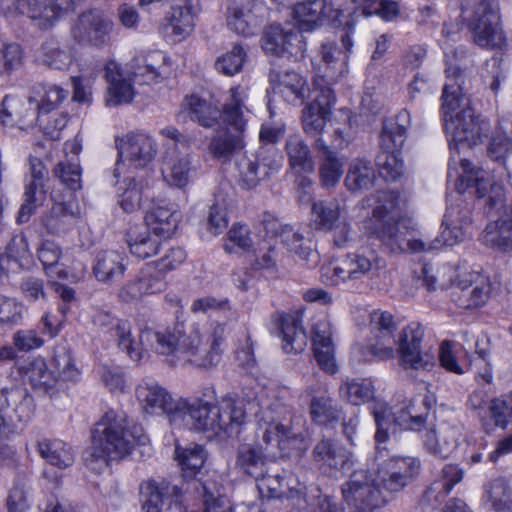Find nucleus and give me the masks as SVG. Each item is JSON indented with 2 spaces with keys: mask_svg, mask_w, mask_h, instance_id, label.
<instances>
[{
  "mask_svg": "<svg viewBox=\"0 0 512 512\" xmlns=\"http://www.w3.org/2000/svg\"><path fill=\"white\" fill-rule=\"evenodd\" d=\"M181 323L172 328L153 330L144 328L139 340L132 335L129 322L116 326L117 345L134 362H140L145 353L144 346L165 355L172 365L191 364L197 368L210 369L221 360L220 342L224 338L225 326L218 322L204 325L193 324L188 334L183 332Z\"/></svg>",
  "mask_w": 512,
  "mask_h": 512,
  "instance_id": "f257e3e1",
  "label": "nucleus"
},
{
  "mask_svg": "<svg viewBox=\"0 0 512 512\" xmlns=\"http://www.w3.org/2000/svg\"><path fill=\"white\" fill-rule=\"evenodd\" d=\"M257 417L255 444H241L236 457V466L255 480L264 475L268 462L300 456L305 449L304 435L297 429L300 418L290 405L280 399L261 404Z\"/></svg>",
  "mask_w": 512,
  "mask_h": 512,
  "instance_id": "f03ea898",
  "label": "nucleus"
},
{
  "mask_svg": "<svg viewBox=\"0 0 512 512\" xmlns=\"http://www.w3.org/2000/svg\"><path fill=\"white\" fill-rule=\"evenodd\" d=\"M145 440L140 425L130 422L122 411L109 410L95 425L91 446L84 453L85 465L101 473L110 461L122 459Z\"/></svg>",
  "mask_w": 512,
  "mask_h": 512,
  "instance_id": "7ed1b4c3",
  "label": "nucleus"
},
{
  "mask_svg": "<svg viewBox=\"0 0 512 512\" xmlns=\"http://www.w3.org/2000/svg\"><path fill=\"white\" fill-rule=\"evenodd\" d=\"M248 99L247 89L235 86L229 89L222 107V119L231 126L236 133L223 132L213 137L209 144L212 156L222 162L229 161L232 156L243 149V132L247 124L249 109L246 105Z\"/></svg>",
  "mask_w": 512,
  "mask_h": 512,
  "instance_id": "20e7f679",
  "label": "nucleus"
},
{
  "mask_svg": "<svg viewBox=\"0 0 512 512\" xmlns=\"http://www.w3.org/2000/svg\"><path fill=\"white\" fill-rule=\"evenodd\" d=\"M409 125L410 113L406 109L383 124L380 134L381 152L375 161L380 176L387 181H395L404 173V162L399 150L405 142Z\"/></svg>",
  "mask_w": 512,
  "mask_h": 512,
  "instance_id": "39448f33",
  "label": "nucleus"
},
{
  "mask_svg": "<svg viewBox=\"0 0 512 512\" xmlns=\"http://www.w3.org/2000/svg\"><path fill=\"white\" fill-rule=\"evenodd\" d=\"M462 18L474 42L481 48L501 49L506 37L500 25L499 7L492 0H475L462 8Z\"/></svg>",
  "mask_w": 512,
  "mask_h": 512,
  "instance_id": "423d86ee",
  "label": "nucleus"
},
{
  "mask_svg": "<svg viewBox=\"0 0 512 512\" xmlns=\"http://www.w3.org/2000/svg\"><path fill=\"white\" fill-rule=\"evenodd\" d=\"M371 339L388 343H397L399 363L404 369L430 370L436 364L435 356L428 350H424L422 342L425 331L418 322H411L399 333L395 340V331L374 330Z\"/></svg>",
  "mask_w": 512,
  "mask_h": 512,
  "instance_id": "0eeeda50",
  "label": "nucleus"
},
{
  "mask_svg": "<svg viewBox=\"0 0 512 512\" xmlns=\"http://www.w3.org/2000/svg\"><path fill=\"white\" fill-rule=\"evenodd\" d=\"M180 486L184 491L176 501L177 512H216L223 507L225 487L218 476L208 477L204 481L182 480Z\"/></svg>",
  "mask_w": 512,
  "mask_h": 512,
  "instance_id": "6e6552de",
  "label": "nucleus"
},
{
  "mask_svg": "<svg viewBox=\"0 0 512 512\" xmlns=\"http://www.w3.org/2000/svg\"><path fill=\"white\" fill-rule=\"evenodd\" d=\"M371 413L377 426L375 441L377 448L386 443L391 433L400 430L420 431L426 423V415L418 413L414 401L393 413L385 402L374 401Z\"/></svg>",
  "mask_w": 512,
  "mask_h": 512,
  "instance_id": "1a4fd4ad",
  "label": "nucleus"
},
{
  "mask_svg": "<svg viewBox=\"0 0 512 512\" xmlns=\"http://www.w3.org/2000/svg\"><path fill=\"white\" fill-rule=\"evenodd\" d=\"M341 491L344 501L357 512H373L388 501L376 477L372 478L365 469L354 470L342 484Z\"/></svg>",
  "mask_w": 512,
  "mask_h": 512,
  "instance_id": "9d476101",
  "label": "nucleus"
},
{
  "mask_svg": "<svg viewBox=\"0 0 512 512\" xmlns=\"http://www.w3.org/2000/svg\"><path fill=\"white\" fill-rule=\"evenodd\" d=\"M443 122L444 129L450 137L449 147L452 153L459 154L461 147L471 148L478 144L488 130V124L480 120L471 107L466 106Z\"/></svg>",
  "mask_w": 512,
  "mask_h": 512,
  "instance_id": "9b49d317",
  "label": "nucleus"
},
{
  "mask_svg": "<svg viewBox=\"0 0 512 512\" xmlns=\"http://www.w3.org/2000/svg\"><path fill=\"white\" fill-rule=\"evenodd\" d=\"M324 84V78L313 79V87L317 95L301 111L302 129L310 137H318L323 133L327 122L331 119L332 107L336 103L334 91Z\"/></svg>",
  "mask_w": 512,
  "mask_h": 512,
  "instance_id": "f8f14e48",
  "label": "nucleus"
},
{
  "mask_svg": "<svg viewBox=\"0 0 512 512\" xmlns=\"http://www.w3.org/2000/svg\"><path fill=\"white\" fill-rule=\"evenodd\" d=\"M114 24L103 12L91 9L78 15L70 29L72 39L79 45L102 48L110 43Z\"/></svg>",
  "mask_w": 512,
  "mask_h": 512,
  "instance_id": "ddd939ff",
  "label": "nucleus"
},
{
  "mask_svg": "<svg viewBox=\"0 0 512 512\" xmlns=\"http://www.w3.org/2000/svg\"><path fill=\"white\" fill-rule=\"evenodd\" d=\"M15 11L29 18L42 31L52 29L63 17L74 12V0H16Z\"/></svg>",
  "mask_w": 512,
  "mask_h": 512,
  "instance_id": "4468645a",
  "label": "nucleus"
},
{
  "mask_svg": "<svg viewBox=\"0 0 512 512\" xmlns=\"http://www.w3.org/2000/svg\"><path fill=\"white\" fill-rule=\"evenodd\" d=\"M460 163L463 174L460 175V182L456 185L458 192H464V182L467 183L466 186L473 185L478 198L484 200L483 205L488 213L500 211L505 206L506 201L503 186L491 183L488 174L483 169L474 167L469 160L461 159Z\"/></svg>",
  "mask_w": 512,
  "mask_h": 512,
  "instance_id": "2eb2a0df",
  "label": "nucleus"
},
{
  "mask_svg": "<svg viewBox=\"0 0 512 512\" xmlns=\"http://www.w3.org/2000/svg\"><path fill=\"white\" fill-rule=\"evenodd\" d=\"M419 469L417 458L393 456L379 465L376 481L384 495H393L412 483Z\"/></svg>",
  "mask_w": 512,
  "mask_h": 512,
  "instance_id": "dca6fc26",
  "label": "nucleus"
},
{
  "mask_svg": "<svg viewBox=\"0 0 512 512\" xmlns=\"http://www.w3.org/2000/svg\"><path fill=\"white\" fill-rule=\"evenodd\" d=\"M385 267V261L376 252L356 251L343 256L333 267L334 282L355 281L363 278H373L379 275Z\"/></svg>",
  "mask_w": 512,
  "mask_h": 512,
  "instance_id": "f3484780",
  "label": "nucleus"
},
{
  "mask_svg": "<svg viewBox=\"0 0 512 512\" xmlns=\"http://www.w3.org/2000/svg\"><path fill=\"white\" fill-rule=\"evenodd\" d=\"M262 49L267 54L297 61L304 57L306 43L303 35L294 28L271 24L261 38Z\"/></svg>",
  "mask_w": 512,
  "mask_h": 512,
  "instance_id": "a211bd4d",
  "label": "nucleus"
},
{
  "mask_svg": "<svg viewBox=\"0 0 512 512\" xmlns=\"http://www.w3.org/2000/svg\"><path fill=\"white\" fill-rule=\"evenodd\" d=\"M136 396L147 413L165 414L172 425L179 423V413L185 407L184 399L174 400L171 394L157 382L143 381L136 389Z\"/></svg>",
  "mask_w": 512,
  "mask_h": 512,
  "instance_id": "6ab92c4d",
  "label": "nucleus"
},
{
  "mask_svg": "<svg viewBox=\"0 0 512 512\" xmlns=\"http://www.w3.org/2000/svg\"><path fill=\"white\" fill-rule=\"evenodd\" d=\"M157 153L155 140L147 133L132 132L125 136L119 146V159L113 175L118 178L125 162L133 168H144L152 162Z\"/></svg>",
  "mask_w": 512,
  "mask_h": 512,
  "instance_id": "aec40b11",
  "label": "nucleus"
},
{
  "mask_svg": "<svg viewBox=\"0 0 512 512\" xmlns=\"http://www.w3.org/2000/svg\"><path fill=\"white\" fill-rule=\"evenodd\" d=\"M160 133L173 142V150H176L178 145H181L183 148L188 146L189 139L174 127H166ZM192 171L191 160L188 154L179 156L175 154V151L167 153L162 174L164 180L170 186L177 188L185 187L191 179Z\"/></svg>",
  "mask_w": 512,
  "mask_h": 512,
  "instance_id": "412c9836",
  "label": "nucleus"
},
{
  "mask_svg": "<svg viewBox=\"0 0 512 512\" xmlns=\"http://www.w3.org/2000/svg\"><path fill=\"white\" fill-rule=\"evenodd\" d=\"M208 393L205 394L209 400L197 399L193 402L187 400L183 401L184 408L181 409L180 420L176 427H186L191 430L200 432H210L214 436L219 435V422L215 411V405L211 403V399L215 398V391L213 388H208Z\"/></svg>",
  "mask_w": 512,
  "mask_h": 512,
  "instance_id": "4be33fe9",
  "label": "nucleus"
},
{
  "mask_svg": "<svg viewBox=\"0 0 512 512\" xmlns=\"http://www.w3.org/2000/svg\"><path fill=\"white\" fill-rule=\"evenodd\" d=\"M353 454L337 442L324 438L313 448L312 461L323 474L337 477L349 471L354 465Z\"/></svg>",
  "mask_w": 512,
  "mask_h": 512,
  "instance_id": "5701e85b",
  "label": "nucleus"
},
{
  "mask_svg": "<svg viewBox=\"0 0 512 512\" xmlns=\"http://www.w3.org/2000/svg\"><path fill=\"white\" fill-rule=\"evenodd\" d=\"M167 283L165 277L151 264H146L139 272L118 291L120 300L134 303L143 298L165 291Z\"/></svg>",
  "mask_w": 512,
  "mask_h": 512,
  "instance_id": "b1692460",
  "label": "nucleus"
},
{
  "mask_svg": "<svg viewBox=\"0 0 512 512\" xmlns=\"http://www.w3.org/2000/svg\"><path fill=\"white\" fill-rule=\"evenodd\" d=\"M281 167L275 151L260 150L253 159L243 156L237 162L238 183L244 189L255 188L261 180L271 173L277 172Z\"/></svg>",
  "mask_w": 512,
  "mask_h": 512,
  "instance_id": "393cba45",
  "label": "nucleus"
},
{
  "mask_svg": "<svg viewBox=\"0 0 512 512\" xmlns=\"http://www.w3.org/2000/svg\"><path fill=\"white\" fill-rule=\"evenodd\" d=\"M453 298L457 306L463 309H473L485 305L491 295V283L478 274L460 277L453 288Z\"/></svg>",
  "mask_w": 512,
  "mask_h": 512,
  "instance_id": "a878e982",
  "label": "nucleus"
},
{
  "mask_svg": "<svg viewBox=\"0 0 512 512\" xmlns=\"http://www.w3.org/2000/svg\"><path fill=\"white\" fill-rule=\"evenodd\" d=\"M340 13L341 11L333 8L328 0H304L292 7V17L299 32L315 30L324 19L338 20Z\"/></svg>",
  "mask_w": 512,
  "mask_h": 512,
  "instance_id": "bb28decb",
  "label": "nucleus"
},
{
  "mask_svg": "<svg viewBox=\"0 0 512 512\" xmlns=\"http://www.w3.org/2000/svg\"><path fill=\"white\" fill-rule=\"evenodd\" d=\"M184 488L167 479H147L140 483L139 498L144 512H162L165 500L172 497L174 505L182 495Z\"/></svg>",
  "mask_w": 512,
  "mask_h": 512,
  "instance_id": "cd10ccee",
  "label": "nucleus"
},
{
  "mask_svg": "<svg viewBox=\"0 0 512 512\" xmlns=\"http://www.w3.org/2000/svg\"><path fill=\"white\" fill-rule=\"evenodd\" d=\"M332 326L326 317L315 319L312 325V348L319 367L329 373L337 372Z\"/></svg>",
  "mask_w": 512,
  "mask_h": 512,
  "instance_id": "c85d7f7f",
  "label": "nucleus"
},
{
  "mask_svg": "<svg viewBox=\"0 0 512 512\" xmlns=\"http://www.w3.org/2000/svg\"><path fill=\"white\" fill-rule=\"evenodd\" d=\"M255 8L254 0H230L226 12L228 28L244 37L255 35L262 24Z\"/></svg>",
  "mask_w": 512,
  "mask_h": 512,
  "instance_id": "c756f323",
  "label": "nucleus"
},
{
  "mask_svg": "<svg viewBox=\"0 0 512 512\" xmlns=\"http://www.w3.org/2000/svg\"><path fill=\"white\" fill-rule=\"evenodd\" d=\"M341 42L345 51L340 50L335 42L327 41L321 45V57L326 64V69L323 75H318L315 78H324V85L329 87L347 72L348 54L353 47V41L351 36L345 33L341 37Z\"/></svg>",
  "mask_w": 512,
  "mask_h": 512,
  "instance_id": "7c9ffc66",
  "label": "nucleus"
},
{
  "mask_svg": "<svg viewBox=\"0 0 512 512\" xmlns=\"http://www.w3.org/2000/svg\"><path fill=\"white\" fill-rule=\"evenodd\" d=\"M269 82L273 90L288 104L302 105L308 97L307 81L295 71L282 72L273 68L269 72Z\"/></svg>",
  "mask_w": 512,
  "mask_h": 512,
  "instance_id": "2f4dec72",
  "label": "nucleus"
},
{
  "mask_svg": "<svg viewBox=\"0 0 512 512\" xmlns=\"http://www.w3.org/2000/svg\"><path fill=\"white\" fill-rule=\"evenodd\" d=\"M8 408L14 411L19 421H27L33 413V398L22 386L11 385L0 389V437L7 427L3 412Z\"/></svg>",
  "mask_w": 512,
  "mask_h": 512,
  "instance_id": "473e14b6",
  "label": "nucleus"
},
{
  "mask_svg": "<svg viewBox=\"0 0 512 512\" xmlns=\"http://www.w3.org/2000/svg\"><path fill=\"white\" fill-rule=\"evenodd\" d=\"M462 430L457 425L443 423L436 429H429L423 435L426 451L439 458H448L457 448Z\"/></svg>",
  "mask_w": 512,
  "mask_h": 512,
  "instance_id": "72a5a7b5",
  "label": "nucleus"
},
{
  "mask_svg": "<svg viewBox=\"0 0 512 512\" xmlns=\"http://www.w3.org/2000/svg\"><path fill=\"white\" fill-rule=\"evenodd\" d=\"M447 82L441 96V112L443 121L454 116L465 106H470V100L462 92V70L457 66H449L445 70Z\"/></svg>",
  "mask_w": 512,
  "mask_h": 512,
  "instance_id": "f704fd0d",
  "label": "nucleus"
},
{
  "mask_svg": "<svg viewBox=\"0 0 512 512\" xmlns=\"http://www.w3.org/2000/svg\"><path fill=\"white\" fill-rule=\"evenodd\" d=\"M126 270L125 257L115 250H102L94 257L92 274L104 285L117 283L124 277Z\"/></svg>",
  "mask_w": 512,
  "mask_h": 512,
  "instance_id": "c9c22d12",
  "label": "nucleus"
},
{
  "mask_svg": "<svg viewBox=\"0 0 512 512\" xmlns=\"http://www.w3.org/2000/svg\"><path fill=\"white\" fill-rule=\"evenodd\" d=\"M80 208L74 199L58 201L53 198L50 210L42 216V224L50 234L69 230L80 218Z\"/></svg>",
  "mask_w": 512,
  "mask_h": 512,
  "instance_id": "e433bc0d",
  "label": "nucleus"
},
{
  "mask_svg": "<svg viewBox=\"0 0 512 512\" xmlns=\"http://www.w3.org/2000/svg\"><path fill=\"white\" fill-rule=\"evenodd\" d=\"M279 336L286 353H301L305 350L308 339L302 326V314L299 312L282 313L277 320Z\"/></svg>",
  "mask_w": 512,
  "mask_h": 512,
  "instance_id": "4c0bfd02",
  "label": "nucleus"
},
{
  "mask_svg": "<svg viewBox=\"0 0 512 512\" xmlns=\"http://www.w3.org/2000/svg\"><path fill=\"white\" fill-rule=\"evenodd\" d=\"M314 147L319 158L322 185L326 188L336 186L343 174V162L321 137L316 139Z\"/></svg>",
  "mask_w": 512,
  "mask_h": 512,
  "instance_id": "58836bf2",
  "label": "nucleus"
},
{
  "mask_svg": "<svg viewBox=\"0 0 512 512\" xmlns=\"http://www.w3.org/2000/svg\"><path fill=\"white\" fill-rule=\"evenodd\" d=\"M479 239L483 245L493 250L512 251V217L504 216L489 222Z\"/></svg>",
  "mask_w": 512,
  "mask_h": 512,
  "instance_id": "ea45409f",
  "label": "nucleus"
},
{
  "mask_svg": "<svg viewBox=\"0 0 512 512\" xmlns=\"http://www.w3.org/2000/svg\"><path fill=\"white\" fill-rule=\"evenodd\" d=\"M470 212L457 207H449L444 215L442 231L440 234L442 247L453 246L461 242L466 235V229L470 225Z\"/></svg>",
  "mask_w": 512,
  "mask_h": 512,
  "instance_id": "a19ab883",
  "label": "nucleus"
},
{
  "mask_svg": "<svg viewBox=\"0 0 512 512\" xmlns=\"http://www.w3.org/2000/svg\"><path fill=\"white\" fill-rule=\"evenodd\" d=\"M369 229L371 233L375 235L391 252H405V243L409 234V229L403 220L397 219L394 221L373 224Z\"/></svg>",
  "mask_w": 512,
  "mask_h": 512,
  "instance_id": "79ce46f5",
  "label": "nucleus"
},
{
  "mask_svg": "<svg viewBox=\"0 0 512 512\" xmlns=\"http://www.w3.org/2000/svg\"><path fill=\"white\" fill-rule=\"evenodd\" d=\"M217 422H219V435L233 437L240 433V428L245 422L246 414L242 406L237 405L231 399H222L215 405Z\"/></svg>",
  "mask_w": 512,
  "mask_h": 512,
  "instance_id": "37998d69",
  "label": "nucleus"
},
{
  "mask_svg": "<svg viewBox=\"0 0 512 512\" xmlns=\"http://www.w3.org/2000/svg\"><path fill=\"white\" fill-rule=\"evenodd\" d=\"M134 74L145 84L158 83L166 73V55L159 50L141 54L133 59Z\"/></svg>",
  "mask_w": 512,
  "mask_h": 512,
  "instance_id": "c03bdc74",
  "label": "nucleus"
},
{
  "mask_svg": "<svg viewBox=\"0 0 512 512\" xmlns=\"http://www.w3.org/2000/svg\"><path fill=\"white\" fill-rule=\"evenodd\" d=\"M288 163L295 174H307L314 171V161L309 146L299 134L289 135L285 143Z\"/></svg>",
  "mask_w": 512,
  "mask_h": 512,
  "instance_id": "a18cd8bd",
  "label": "nucleus"
},
{
  "mask_svg": "<svg viewBox=\"0 0 512 512\" xmlns=\"http://www.w3.org/2000/svg\"><path fill=\"white\" fill-rule=\"evenodd\" d=\"M105 78L109 83L108 99L109 105L117 106L132 101L134 92L131 83L124 79L119 65L109 61L105 66Z\"/></svg>",
  "mask_w": 512,
  "mask_h": 512,
  "instance_id": "49530a36",
  "label": "nucleus"
},
{
  "mask_svg": "<svg viewBox=\"0 0 512 512\" xmlns=\"http://www.w3.org/2000/svg\"><path fill=\"white\" fill-rule=\"evenodd\" d=\"M67 96L68 91L57 85L38 83L32 87L29 102L35 105L38 113H49L56 109Z\"/></svg>",
  "mask_w": 512,
  "mask_h": 512,
  "instance_id": "de8ad7c7",
  "label": "nucleus"
},
{
  "mask_svg": "<svg viewBox=\"0 0 512 512\" xmlns=\"http://www.w3.org/2000/svg\"><path fill=\"white\" fill-rule=\"evenodd\" d=\"M146 228L159 238L170 237L177 229L179 214L167 207H155L145 216Z\"/></svg>",
  "mask_w": 512,
  "mask_h": 512,
  "instance_id": "09e8293b",
  "label": "nucleus"
},
{
  "mask_svg": "<svg viewBox=\"0 0 512 512\" xmlns=\"http://www.w3.org/2000/svg\"><path fill=\"white\" fill-rule=\"evenodd\" d=\"M193 0H184L182 5L172 8L171 14L167 17L166 29L179 39H184L191 34L195 25V13Z\"/></svg>",
  "mask_w": 512,
  "mask_h": 512,
  "instance_id": "8fccbe9b",
  "label": "nucleus"
},
{
  "mask_svg": "<svg viewBox=\"0 0 512 512\" xmlns=\"http://www.w3.org/2000/svg\"><path fill=\"white\" fill-rule=\"evenodd\" d=\"M38 451L50 465L59 469L70 467L75 460L72 447L58 439L39 442Z\"/></svg>",
  "mask_w": 512,
  "mask_h": 512,
  "instance_id": "3c124183",
  "label": "nucleus"
},
{
  "mask_svg": "<svg viewBox=\"0 0 512 512\" xmlns=\"http://www.w3.org/2000/svg\"><path fill=\"white\" fill-rule=\"evenodd\" d=\"M183 106L189 111L191 119L204 127H212L222 118V110L212 102L197 95L185 97Z\"/></svg>",
  "mask_w": 512,
  "mask_h": 512,
  "instance_id": "603ef678",
  "label": "nucleus"
},
{
  "mask_svg": "<svg viewBox=\"0 0 512 512\" xmlns=\"http://www.w3.org/2000/svg\"><path fill=\"white\" fill-rule=\"evenodd\" d=\"M25 376L35 390L46 394L52 393L57 379L51 372L45 360L41 357L33 358L23 367Z\"/></svg>",
  "mask_w": 512,
  "mask_h": 512,
  "instance_id": "864d4df0",
  "label": "nucleus"
},
{
  "mask_svg": "<svg viewBox=\"0 0 512 512\" xmlns=\"http://www.w3.org/2000/svg\"><path fill=\"white\" fill-rule=\"evenodd\" d=\"M152 234L147 228H143L141 231L131 229L128 232L127 244L134 257L146 259L158 253L161 242L157 236H152Z\"/></svg>",
  "mask_w": 512,
  "mask_h": 512,
  "instance_id": "5fc2aeb1",
  "label": "nucleus"
},
{
  "mask_svg": "<svg viewBox=\"0 0 512 512\" xmlns=\"http://www.w3.org/2000/svg\"><path fill=\"white\" fill-rule=\"evenodd\" d=\"M36 58L40 64L57 70L67 69L73 61L72 54L55 39L45 41L39 48Z\"/></svg>",
  "mask_w": 512,
  "mask_h": 512,
  "instance_id": "6e6d98bb",
  "label": "nucleus"
},
{
  "mask_svg": "<svg viewBox=\"0 0 512 512\" xmlns=\"http://www.w3.org/2000/svg\"><path fill=\"white\" fill-rule=\"evenodd\" d=\"M340 396L353 405H361L374 399L375 389L370 379L347 378L339 387Z\"/></svg>",
  "mask_w": 512,
  "mask_h": 512,
  "instance_id": "4d7b16f0",
  "label": "nucleus"
},
{
  "mask_svg": "<svg viewBox=\"0 0 512 512\" xmlns=\"http://www.w3.org/2000/svg\"><path fill=\"white\" fill-rule=\"evenodd\" d=\"M175 458L183 471V477L191 480L195 479L193 476L203 467L206 461V453L201 445L194 444L186 448L177 445Z\"/></svg>",
  "mask_w": 512,
  "mask_h": 512,
  "instance_id": "13d9d810",
  "label": "nucleus"
},
{
  "mask_svg": "<svg viewBox=\"0 0 512 512\" xmlns=\"http://www.w3.org/2000/svg\"><path fill=\"white\" fill-rule=\"evenodd\" d=\"M375 172L372 166L364 160H354L348 169L345 185L350 191H360L372 186Z\"/></svg>",
  "mask_w": 512,
  "mask_h": 512,
  "instance_id": "bf43d9fd",
  "label": "nucleus"
},
{
  "mask_svg": "<svg viewBox=\"0 0 512 512\" xmlns=\"http://www.w3.org/2000/svg\"><path fill=\"white\" fill-rule=\"evenodd\" d=\"M312 215L315 229L327 231L341 218V207L335 199L314 202Z\"/></svg>",
  "mask_w": 512,
  "mask_h": 512,
  "instance_id": "052dcab7",
  "label": "nucleus"
},
{
  "mask_svg": "<svg viewBox=\"0 0 512 512\" xmlns=\"http://www.w3.org/2000/svg\"><path fill=\"white\" fill-rule=\"evenodd\" d=\"M399 201V192L393 190L381 191L378 195L377 205L373 209V224L400 219Z\"/></svg>",
  "mask_w": 512,
  "mask_h": 512,
  "instance_id": "680f3d73",
  "label": "nucleus"
},
{
  "mask_svg": "<svg viewBox=\"0 0 512 512\" xmlns=\"http://www.w3.org/2000/svg\"><path fill=\"white\" fill-rule=\"evenodd\" d=\"M144 181L127 177L119 188V205L126 213L140 209L144 190Z\"/></svg>",
  "mask_w": 512,
  "mask_h": 512,
  "instance_id": "e2e57ef3",
  "label": "nucleus"
},
{
  "mask_svg": "<svg viewBox=\"0 0 512 512\" xmlns=\"http://www.w3.org/2000/svg\"><path fill=\"white\" fill-rule=\"evenodd\" d=\"M247 59V51L240 43H235L232 48L220 55L215 61V69L226 76H234L239 73Z\"/></svg>",
  "mask_w": 512,
  "mask_h": 512,
  "instance_id": "0e129e2a",
  "label": "nucleus"
},
{
  "mask_svg": "<svg viewBox=\"0 0 512 512\" xmlns=\"http://www.w3.org/2000/svg\"><path fill=\"white\" fill-rule=\"evenodd\" d=\"M454 274L455 272L449 266L434 269L432 266L424 265L418 279L428 291L444 290L453 284Z\"/></svg>",
  "mask_w": 512,
  "mask_h": 512,
  "instance_id": "69168bd1",
  "label": "nucleus"
},
{
  "mask_svg": "<svg viewBox=\"0 0 512 512\" xmlns=\"http://www.w3.org/2000/svg\"><path fill=\"white\" fill-rule=\"evenodd\" d=\"M281 242L291 252H294L299 258L307 264H316L318 255L309 247L304 246L303 236L296 232L292 227L285 226L280 235Z\"/></svg>",
  "mask_w": 512,
  "mask_h": 512,
  "instance_id": "338daca9",
  "label": "nucleus"
},
{
  "mask_svg": "<svg viewBox=\"0 0 512 512\" xmlns=\"http://www.w3.org/2000/svg\"><path fill=\"white\" fill-rule=\"evenodd\" d=\"M312 419L321 425H327L341 419V410L338 409L330 397L313 398L310 404Z\"/></svg>",
  "mask_w": 512,
  "mask_h": 512,
  "instance_id": "774afa93",
  "label": "nucleus"
}]
</instances>
